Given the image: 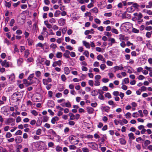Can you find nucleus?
<instances>
[{
    "instance_id": "nucleus-1",
    "label": "nucleus",
    "mask_w": 152,
    "mask_h": 152,
    "mask_svg": "<svg viewBox=\"0 0 152 152\" xmlns=\"http://www.w3.org/2000/svg\"><path fill=\"white\" fill-rule=\"evenodd\" d=\"M88 145L90 148L94 150H96L97 146V145L94 142H88Z\"/></svg>"
},
{
    "instance_id": "nucleus-2",
    "label": "nucleus",
    "mask_w": 152,
    "mask_h": 152,
    "mask_svg": "<svg viewBox=\"0 0 152 152\" xmlns=\"http://www.w3.org/2000/svg\"><path fill=\"white\" fill-rule=\"evenodd\" d=\"M15 120L12 118H10L7 119V122L8 124H9L11 123V125L13 126L15 125Z\"/></svg>"
},
{
    "instance_id": "nucleus-3",
    "label": "nucleus",
    "mask_w": 152,
    "mask_h": 152,
    "mask_svg": "<svg viewBox=\"0 0 152 152\" xmlns=\"http://www.w3.org/2000/svg\"><path fill=\"white\" fill-rule=\"evenodd\" d=\"M1 65L2 66L5 67H8L10 66V64L8 62H7L6 60H4L1 63Z\"/></svg>"
},
{
    "instance_id": "nucleus-4",
    "label": "nucleus",
    "mask_w": 152,
    "mask_h": 152,
    "mask_svg": "<svg viewBox=\"0 0 152 152\" xmlns=\"http://www.w3.org/2000/svg\"><path fill=\"white\" fill-rule=\"evenodd\" d=\"M65 19L63 18H61L58 20V23L59 25L60 26H64L65 23Z\"/></svg>"
},
{
    "instance_id": "nucleus-5",
    "label": "nucleus",
    "mask_w": 152,
    "mask_h": 152,
    "mask_svg": "<svg viewBox=\"0 0 152 152\" xmlns=\"http://www.w3.org/2000/svg\"><path fill=\"white\" fill-rule=\"evenodd\" d=\"M97 58L98 60H100L102 61L103 63H105L106 62L105 59L103 58V56L101 55H99L97 56Z\"/></svg>"
},
{
    "instance_id": "nucleus-6",
    "label": "nucleus",
    "mask_w": 152,
    "mask_h": 152,
    "mask_svg": "<svg viewBox=\"0 0 152 152\" xmlns=\"http://www.w3.org/2000/svg\"><path fill=\"white\" fill-rule=\"evenodd\" d=\"M23 83L26 85V86L30 85L32 84V82H29L26 79H24L23 80Z\"/></svg>"
},
{
    "instance_id": "nucleus-7",
    "label": "nucleus",
    "mask_w": 152,
    "mask_h": 152,
    "mask_svg": "<svg viewBox=\"0 0 152 152\" xmlns=\"http://www.w3.org/2000/svg\"><path fill=\"white\" fill-rule=\"evenodd\" d=\"M59 120V118L57 116L55 117L52 118L51 120V122L53 124H54L56 121H58Z\"/></svg>"
},
{
    "instance_id": "nucleus-8",
    "label": "nucleus",
    "mask_w": 152,
    "mask_h": 152,
    "mask_svg": "<svg viewBox=\"0 0 152 152\" xmlns=\"http://www.w3.org/2000/svg\"><path fill=\"white\" fill-rule=\"evenodd\" d=\"M128 135L130 140H134L135 138V137L134 136V134L132 132L129 134Z\"/></svg>"
},
{
    "instance_id": "nucleus-9",
    "label": "nucleus",
    "mask_w": 152,
    "mask_h": 152,
    "mask_svg": "<svg viewBox=\"0 0 152 152\" xmlns=\"http://www.w3.org/2000/svg\"><path fill=\"white\" fill-rule=\"evenodd\" d=\"M29 54V50H27L24 52V56L25 58H27L28 57Z\"/></svg>"
},
{
    "instance_id": "nucleus-10",
    "label": "nucleus",
    "mask_w": 152,
    "mask_h": 152,
    "mask_svg": "<svg viewBox=\"0 0 152 152\" xmlns=\"http://www.w3.org/2000/svg\"><path fill=\"white\" fill-rule=\"evenodd\" d=\"M64 73L66 75H68L70 73V71L69 68L67 67H65L64 68Z\"/></svg>"
},
{
    "instance_id": "nucleus-11",
    "label": "nucleus",
    "mask_w": 152,
    "mask_h": 152,
    "mask_svg": "<svg viewBox=\"0 0 152 152\" xmlns=\"http://www.w3.org/2000/svg\"><path fill=\"white\" fill-rule=\"evenodd\" d=\"M135 9H133L132 7H130L127 8L126 9L127 11L129 12H134Z\"/></svg>"
},
{
    "instance_id": "nucleus-12",
    "label": "nucleus",
    "mask_w": 152,
    "mask_h": 152,
    "mask_svg": "<svg viewBox=\"0 0 152 152\" xmlns=\"http://www.w3.org/2000/svg\"><path fill=\"white\" fill-rule=\"evenodd\" d=\"M83 45L87 48H90V47L89 43L86 42V41H83Z\"/></svg>"
},
{
    "instance_id": "nucleus-13",
    "label": "nucleus",
    "mask_w": 152,
    "mask_h": 152,
    "mask_svg": "<svg viewBox=\"0 0 152 152\" xmlns=\"http://www.w3.org/2000/svg\"><path fill=\"white\" fill-rule=\"evenodd\" d=\"M88 112L90 114L92 113L94 111V109L91 107H88L87 108Z\"/></svg>"
},
{
    "instance_id": "nucleus-14",
    "label": "nucleus",
    "mask_w": 152,
    "mask_h": 152,
    "mask_svg": "<svg viewBox=\"0 0 152 152\" xmlns=\"http://www.w3.org/2000/svg\"><path fill=\"white\" fill-rule=\"evenodd\" d=\"M48 105L49 107H53L54 105V102L52 101H50L48 102Z\"/></svg>"
},
{
    "instance_id": "nucleus-15",
    "label": "nucleus",
    "mask_w": 152,
    "mask_h": 152,
    "mask_svg": "<svg viewBox=\"0 0 152 152\" xmlns=\"http://www.w3.org/2000/svg\"><path fill=\"white\" fill-rule=\"evenodd\" d=\"M114 68L116 70H122L123 69L124 67L122 66V64L120 65L119 66H116L114 67Z\"/></svg>"
},
{
    "instance_id": "nucleus-16",
    "label": "nucleus",
    "mask_w": 152,
    "mask_h": 152,
    "mask_svg": "<svg viewBox=\"0 0 152 152\" xmlns=\"http://www.w3.org/2000/svg\"><path fill=\"white\" fill-rule=\"evenodd\" d=\"M62 56V53L60 52H58L56 54V57L58 58H61Z\"/></svg>"
},
{
    "instance_id": "nucleus-17",
    "label": "nucleus",
    "mask_w": 152,
    "mask_h": 152,
    "mask_svg": "<svg viewBox=\"0 0 152 152\" xmlns=\"http://www.w3.org/2000/svg\"><path fill=\"white\" fill-rule=\"evenodd\" d=\"M110 109V107L108 106L104 107H103V110L107 112L109 111Z\"/></svg>"
},
{
    "instance_id": "nucleus-18",
    "label": "nucleus",
    "mask_w": 152,
    "mask_h": 152,
    "mask_svg": "<svg viewBox=\"0 0 152 152\" xmlns=\"http://www.w3.org/2000/svg\"><path fill=\"white\" fill-rule=\"evenodd\" d=\"M61 12L58 10H56L54 13V16L56 17H58L60 14Z\"/></svg>"
},
{
    "instance_id": "nucleus-19",
    "label": "nucleus",
    "mask_w": 152,
    "mask_h": 152,
    "mask_svg": "<svg viewBox=\"0 0 152 152\" xmlns=\"http://www.w3.org/2000/svg\"><path fill=\"white\" fill-rule=\"evenodd\" d=\"M69 115L70 116V119L71 120H74L75 119V115L72 113H69Z\"/></svg>"
},
{
    "instance_id": "nucleus-20",
    "label": "nucleus",
    "mask_w": 152,
    "mask_h": 152,
    "mask_svg": "<svg viewBox=\"0 0 152 152\" xmlns=\"http://www.w3.org/2000/svg\"><path fill=\"white\" fill-rule=\"evenodd\" d=\"M111 31L112 33H114L116 34H118V30L114 28H112Z\"/></svg>"
},
{
    "instance_id": "nucleus-21",
    "label": "nucleus",
    "mask_w": 152,
    "mask_h": 152,
    "mask_svg": "<svg viewBox=\"0 0 152 152\" xmlns=\"http://www.w3.org/2000/svg\"><path fill=\"white\" fill-rule=\"evenodd\" d=\"M104 34L108 37H110L112 36V34L111 33L109 32H108L105 31L104 32Z\"/></svg>"
},
{
    "instance_id": "nucleus-22",
    "label": "nucleus",
    "mask_w": 152,
    "mask_h": 152,
    "mask_svg": "<svg viewBox=\"0 0 152 152\" xmlns=\"http://www.w3.org/2000/svg\"><path fill=\"white\" fill-rule=\"evenodd\" d=\"M5 5L8 7V8H10L11 6V2L10 1L9 2H7L6 1H5Z\"/></svg>"
},
{
    "instance_id": "nucleus-23",
    "label": "nucleus",
    "mask_w": 152,
    "mask_h": 152,
    "mask_svg": "<svg viewBox=\"0 0 152 152\" xmlns=\"http://www.w3.org/2000/svg\"><path fill=\"white\" fill-rule=\"evenodd\" d=\"M28 44L29 45H32L33 43V41L32 40L29 38L27 39Z\"/></svg>"
},
{
    "instance_id": "nucleus-24",
    "label": "nucleus",
    "mask_w": 152,
    "mask_h": 152,
    "mask_svg": "<svg viewBox=\"0 0 152 152\" xmlns=\"http://www.w3.org/2000/svg\"><path fill=\"white\" fill-rule=\"evenodd\" d=\"M12 136V134L10 132H7L6 134V137L8 138Z\"/></svg>"
},
{
    "instance_id": "nucleus-25",
    "label": "nucleus",
    "mask_w": 152,
    "mask_h": 152,
    "mask_svg": "<svg viewBox=\"0 0 152 152\" xmlns=\"http://www.w3.org/2000/svg\"><path fill=\"white\" fill-rule=\"evenodd\" d=\"M15 23V20L14 19H12L11 20L10 23V26H12L13 25V24Z\"/></svg>"
},
{
    "instance_id": "nucleus-26",
    "label": "nucleus",
    "mask_w": 152,
    "mask_h": 152,
    "mask_svg": "<svg viewBox=\"0 0 152 152\" xmlns=\"http://www.w3.org/2000/svg\"><path fill=\"white\" fill-rule=\"evenodd\" d=\"M22 133V131L20 130L17 131L15 133V135H21Z\"/></svg>"
},
{
    "instance_id": "nucleus-27",
    "label": "nucleus",
    "mask_w": 152,
    "mask_h": 152,
    "mask_svg": "<svg viewBox=\"0 0 152 152\" xmlns=\"http://www.w3.org/2000/svg\"><path fill=\"white\" fill-rule=\"evenodd\" d=\"M56 149L57 151L59 152L62 150V148L59 146H57L56 148Z\"/></svg>"
},
{
    "instance_id": "nucleus-28",
    "label": "nucleus",
    "mask_w": 152,
    "mask_h": 152,
    "mask_svg": "<svg viewBox=\"0 0 152 152\" xmlns=\"http://www.w3.org/2000/svg\"><path fill=\"white\" fill-rule=\"evenodd\" d=\"M48 119V117L46 115L44 116L43 117V122H47Z\"/></svg>"
},
{
    "instance_id": "nucleus-29",
    "label": "nucleus",
    "mask_w": 152,
    "mask_h": 152,
    "mask_svg": "<svg viewBox=\"0 0 152 152\" xmlns=\"http://www.w3.org/2000/svg\"><path fill=\"white\" fill-rule=\"evenodd\" d=\"M108 103L110 105H114V107H115L116 105V104H114V102L112 100H110L108 101Z\"/></svg>"
},
{
    "instance_id": "nucleus-30",
    "label": "nucleus",
    "mask_w": 152,
    "mask_h": 152,
    "mask_svg": "<svg viewBox=\"0 0 152 152\" xmlns=\"http://www.w3.org/2000/svg\"><path fill=\"white\" fill-rule=\"evenodd\" d=\"M23 62V59L22 58H20L18 60V63L20 65H21Z\"/></svg>"
},
{
    "instance_id": "nucleus-31",
    "label": "nucleus",
    "mask_w": 152,
    "mask_h": 152,
    "mask_svg": "<svg viewBox=\"0 0 152 152\" xmlns=\"http://www.w3.org/2000/svg\"><path fill=\"white\" fill-rule=\"evenodd\" d=\"M50 47L53 49H55L57 48V46L56 44L52 43L50 46Z\"/></svg>"
},
{
    "instance_id": "nucleus-32",
    "label": "nucleus",
    "mask_w": 152,
    "mask_h": 152,
    "mask_svg": "<svg viewBox=\"0 0 152 152\" xmlns=\"http://www.w3.org/2000/svg\"><path fill=\"white\" fill-rule=\"evenodd\" d=\"M146 87L144 86H142L141 88L140 89H139V90H140V91L141 92L145 91L146 90Z\"/></svg>"
},
{
    "instance_id": "nucleus-33",
    "label": "nucleus",
    "mask_w": 152,
    "mask_h": 152,
    "mask_svg": "<svg viewBox=\"0 0 152 152\" xmlns=\"http://www.w3.org/2000/svg\"><path fill=\"white\" fill-rule=\"evenodd\" d=\"M105 96L106 97L108 98L109 99H110L111 98V96L110 94L109 93H107L105 94Z\"/></svg>"
},
{
    "instance_id": "nucleus-34",
    "label": "nucleus",
    "mask_w": 152,
    "mask_h": 152,
    "mask_svg": "<svg viewBox=\"0 0 152 152\" xmlns=\"http://www.w3.org/2000/svg\"><path fill=\"white\" fill-rule=\"evenodd\" d=\"M42 130L41 129H38L36 132V134L37 135H39L41 133Z\"/></svg>"
},
{
    "instance_id": "nucleus-35",
    "label": "nucleus",
    "mask_w": 152,
    "mask_h": 152,
    "mask_svg": "<svg viewBox=\"0 0 152 152\" xmlns=\"http://www.w3.org/2000/svg\"><path fill=\"white\" fill-rule=\"evenodd\" d=\"M26 61L28 63L33 62L34 61V59L32 58H29L27 59Z\"/></svg>"
},
{
    "instance_id": "nucleus-36",
    "label": "nucleus",
    "mask_w": 152,
    "mask_h": 152,
    "mask_svg": "<svg viewBox=\"0 0 152 152\" xmlns=\"http://www.w3.org/2000/svg\"><path fill=\"white\" fill-rule=\"evenodd\" d=\"M106 67L105 65L104 64H102L100 66V68L101 69L103 70H104Z\"/></svg>"
},
{
    "instance_id": "nucleus-37",
    "label": "nucleus",
    "mask_w": 152,
    "mask_h": 152,
    "mask_svg": "<svg viewBox=\"0 0 152 152\" xmlns=\"http://www.w3.org/2000/svg\"><path fill=\"white\" fill-rule=\"evenodd\" d=\"M82 150L83 152H89V150L86 147L82 148Z\"/></svg>"
},
{
    "instance_id": "nucleus-38",
    "label": "nucleus",
    "mask_w": 152,
    "mask_h": 152,
    "mask_svg": "<svg viewBox=\"0 0 152 152\" xmlns=\"http://www.w3.org/2000/svg\"><path fill=\"white\" fill-rule=\"evenodd\" d=\"M120 143L124 145L126 143V141L124 139H120Z\"/></svg>"
},
{
    "instance_id": "nucleus-39",
    "label": "nucleus",
    "mask_w": 152,
    "mask_h": 152,
    "mask_svg": "<svg viewBox=\"0 0 152 152\" xmlns=\"http://www.w3.org/2000/svg\"><path fill=\"white\" fill-rule=\"evenodd\" d=\"M15 79V76L14 74H11L9 77V79L12 81Z\"/></svg>"
},
{
    "instance_id": "nucleus-40",
    "label": "nucleus",
    "mask_w": 152,
    "mask_h": 152,
    "mask_svg": "<svg viewBox=\"0 0 152 152\" xmlns=\"http://www.w3.org/2000/svg\"><path fill=\"white\" fill-rule=\"evenodd\" d=\"M61 78L62 80L63 81H65L66 79L65 75H61Z\"/></svg>"
},
{
    "instance_id": "nucleus-41",
    "label": "nucleus",
    "mask_w": 152,
    "mask_h": 152,
    "mask_svg": "<svg viewBox=\"0 0 152 152\" xmlns=\"http://www.w3.org/2000/svg\"><path fill=\"white\" fill-rule=\"evenodd\" d=\"M131 114L130 113L128 112L125 115L126 118H128L131 117Z\"/></svg>"
},
{
    "instance_id": "nucleus-42",
    "label": "nucleus",
    "mask_w": 152,
    "mask_h": 152,
    "mask_svg": "<svg viewBox=\"0 0 152 152\" xmlns=\"http://www.w3.org/2000/svg\"><path fill=\"white\" fill-rule=\"evenodd\" d=\"M17 140L19 141V142H20L22 141V139L21 137L19 136L17 137L16 139H15V141H16Z\"/></svg>"
},
{
    "instance_id": "nucleus-43",
    "label": "nucleus",
    "mask_w": 152,
    "mask_h": 152,
    "mask_svg": "<svg viewBox=\"0 0 152 152\" xmlns=\"http://www.w3.org/2000/svg\"><path fill=\"white\" fill-rule=\"evenodd\" d=\"M91 95L93 96H95L97 95V93L96 92V91L94 90H93L91 92Z\"/></svg>"
},
{
    "instance_id": "nucleus-44",
    "label": "nucleus",
    "mask_w": 152,
    "mask_h": 152,
    "mask_svg": "<svg viewBox=\"0 0 152 152\" xmlns=\"http://www.w3.org/2000/svg\"><path fill=\"white\" fill-rule=\"evenodd\" d=\"M92 11L95 13H97L98 12V9L96 7H94L91 10Z\"/></svg>"
},
{
    "instance_id": "nucleus-45",
    "label": "nucleus",
    "mask_w": 152,
    "mask_h": 152,
    "mask_svg": "<svg viewBox=\"0 0 152 152\" xmlns=\"http://www.w3.org/2000/svg\"><path fill=\"white\" fill-rule=\"evenodd\" d=\"M48 145L49 147H52L54 145V144L52 142H50L48 143Z\"/></svg>"
},
{
    "instance_id": "nucleus-46",
    "label": "nucleus",
    "mask_w": 152,
    "mask_h": 152,
    "mask_svg": "<svg viewBox=\"0 0 152 152\" xmlns=\"http://www.w3.org/2000/svg\"><path fill=\"white\" fill-rule=\"evenodd\" d=\"M76 148V147L75 145H70L69 146V148L71 150H75Z\"/></svg>"
},
{
    "instance_id": "nucleus-47",
    "label": "nucleus",
    "mask_w": 152,
    "mask_h": 152,
    "mask_svg": "<svg viewBox=\"0 0 152 152\" xmlns=\"http://www.w3.org/2000/svg\"><path fill=\"white\" fill-rule=\"evenodd\" d=\"M99 65V63L98 61H95L93 64V66L94 67H98Z\"/></svg>"
},
{
    "instance_id": "nucleus-48",
    "label": "nucleus",
    "mask_w": 152,
    "mask_h": 152,
    "mask_svg": "<svg viewBox=\"0 0 152 152\" xmlns=\"http://www.w3.org/2000/svg\"><path fill=\"white\" fill-rule=\"evenodd\" d=\"M34 74H31L28 77V79L30 80H31L34 77Z\"/></svg>"
},
{
    "instance_id": "nucleus-49",
    "label": "nucleus",
    "mask_w": 152,
    "mask_h": 152,
    "mask_svg": "<svg viewBox=\"0 0 152 152\" xmlns=\"http://www.w3.org/2000/svg\"><path fill=\"white\" fill-rule=\"evenodd\" d=\"M112 15V13L111 12L105 13L104 14V15L106 17H110Z\"/></svg>"
},
{
    "instance_id": "nucleus-50",
    "label": "nucleus",
    "mask_w": 152,
    "mask_h": 152,
    "mask_svg": "<svg viewBox=\"0 0 152 152\" xmlns=\"http://www.w3.org/2000/svg\"><path fill=\"white\" fill-rule=\"evenodd\" d=\"M31 113L35 116H36L38 115L37 112L34 110L31 111Z\"/></svg>"
},
{
    "instance_id": "nucleus-51",
    "label": "nucleus",
    "mask_w": 152,
    "mask_h": 152,
    "mask_svg": "<svg viewBox=\"0 0 152 152\" xmlns=\"http://www.w3.org/2000/svg\"><path fill=\"white\" fill-rule=\"evenodd\" d=\"M35 74L37 77H39L40 76L41 72L39 71H37L35 72Z\"/></svg>"
},
{
    "instance_id": "nucleus-52",
    "label": "nucleus",
    "mask_w": 152,
    "mask_h": 152,
    "mask_svg": "<svg viewBox=\"0 0 152 152\" xmlns=\"http://www.w3.org/2000/svg\"><path fill=\"white\" fill-rule=\"evenodd\" d=\"M132 32H133L136 33H138L139 32V30L138 29H137L135 28H133L132 29Z\"/></svg>"
},
{
    "instance_id": "nucleus-53",
    "label": "nucleus",
    "mask_w": 152,
    "mask_h": 152,
    "mask_svg": "<svg viewBox=\"0 0 152 152\" xmlns=\"http://www.w3.org/2000/svg\"><path fill=\"white\" fill-rule=\"evenodd\" d=\"M100 85L99 81L98 80H96L95 82L94 85L96 86H99Z\"/></svg>"
},
{
    "instance_id": "nucleus-54",
    "label": "nucleus",
    "mask_w": 152,
    "mask_h": 152,
    "mask_svg": "<svg viewBox=\"0 0 152 152\" xmlns=\"http://www.w3.org/2000/svg\"><path fill=\"white\" fill-rule=\"evenodd\" d=\"M62 96V94L61 93H58L56 95V96L57 98H59L61 97Z\"/></svg>"
},
{
    "instance_id": "nucleus-55",
    "label": "nucleus",
    "mask_w": 152,
    "mask_h": 152,
    "mask_svg": "<svg viewBox=\"0 0 152 152\" xmlns=\"http://www.w3.org/2000/svg\"><path fill=\"white\" fill-rule=\"evenodd\" d=\"M88 83L89 85L91 86H93L94 82L92 80H89L88 81Z\"/></svg>"
},
{
    "instance_id": "nucleus-56",
    "label": "nucleus",
    "mask_w": 152,
    "mask_h": 152,
    "mask_svg": "<svg viewBox=\"0 0 152 152\" xmlns=\"http://www.w3.org/2000/svg\"><path fill=\"white\" fill-rule=\"evenodd\" d=\"M21 118L20 116H18L16 119V121L17 123H18L21 121Z\"/></svg>"
},
{
    "instance_id": "nucleus-57",
    "label": "nucleus",
    "mask_w": 152,
    "mask_h": 152,
    "mask_svg": "<svg viewBox=\"0 0 152 152\" xmlns=\"http://www.w3.org/2000/svg\"><path fill=\"white\" fill-rule=\"evenodd\" d=\"M83 54L86 56L87 58L89 56V53L88 51H85L83 53Z\"/></svg>"
},
{
    "instance_id": "nucleus-58",
    "label": "nucleus",
    "mask_w": 152,
    "mask_h": 152,
    "mask_svg": "<svg viewBox=\"0 0 152 152\" xmlns=\"http://www.w3.org/2000/svg\"><path fill=\"white\" fill-rule=\"evenodd\" d=\"M66 107H71V104L69 102H66L65 104Z\"/></svg>"
},
{
    "instance_id": "nucleus-59",
    "label": "nucleus",
    "mask_w": 152,
    "mask_h": 152,
    "mask_svg": "<svg viewBox=\"0 0 152 152\" xmlns=\"http://www.w3.org/2000/svg\"><path fill=\"white\" fill-rule=\"evenodd\" d=\"M70 125L73 126L75 124V122L73 121H70L68 123Z\"/></svg>"
},
{
    "instance_id": "nucleus-60",
    "label": "nucleus",
    "mask_w": 152,
    "mask_h": 152,
    "mask_svg": "<svg viewBox=\"0 0 152 152\" xmlns=\"http://www.w3.org/2000/svg\"><path fill=\"white\" fill-rule=\"evenodd\" d=\"M91 15V13L90 12H87L85 14V17L86 18L88 16L89 17Z\"/></svg>"
},
{
    "instance_id": "nucleus-61",
    "label": "nucleus",
    "mask_w": 152,
    "mask_h": 152,
    "mask_svg": "<svg viewBox=\"0 0 152 152\" xmlns=\"http://www.w3.org/2000/svg\"><path fill=\"white\" fill-rule=\"evenodd\" d=\"M102 81L103 82L106 83L108 82L109 81V80L107 78H104L102 79Z\"/></svg>"
},
{
    "instance_id": "nucleus-62",
    "label": "nucleus",
    "mask_w": 152,
    "mask_h": 152,
    "mask_svg": "<svg viewBox=\"0 0 152 152\" xmlns=\"http://www.w3.org/2000/svg\"><path fill=\"white\" fill-rule=\"evenodd\" d=\"M24 34L25 35V37L26 38L28 37V36H29V33H28V32H27L26 31H25V32H24Z\"/></svg>"
},
{
    "instance_id": "nucleus-63",
    "label": "nucleus",
    "mask_w": 152,
    "mask_h": 152,
    "mask_svg": "<svg viewBox=\"0 0 152 152\" xmlns=\"http://www.w3.org/2000/svg\"><path fill=\"white\" fill-rule=\"evenodd\" d=\"M94 21L96 23L98 24H100L101 23V21L98 18H95L94 19Z\"/></svg>"
},
{
    "instance_id": "nucleus-64",
    "label": "nucleus",
    "mask_w": 152,
    "mask_h": 152,
    "mask_svg": "<svg viewBox=\"0 0 152 152\" xmlns=\"http://www.w3.org/2000/svg\"><path fill=\"white\" fill-rule=\"evenodd\" d=\"M107 64L108 66H111L113 64V63L109 61H107Z\"/></svg>"
}]
</instances>
